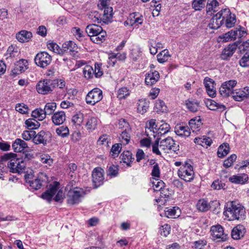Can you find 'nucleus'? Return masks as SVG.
<instances>
[{"instance_id":"f257e3e1","label":"nucleus","mask_w":249,"mask_h":249,"mask_svg":"<svg viewBox=\"0 0 249 249\" xmlns=\"http://www.w3.org/2000/svg\"><path fill=\"white\" fill-rule=\"evenodd\" d=\"M160 138H158L152 145V151L154 153L157 155H161V152L159 149V147L164 153H169L173 151L177 154H178L179 146L176 143L172 137H168L160 141Z\"/></svg>"},{"instance_id":"f03ea898","label":"nucleus","mask_w":249,"mask_h":249,"mask_svg":"<svg viewBox=\"0 0 249 249\" xmlns=\"http://www.w3.org/2000/svg\"><path fill=\"white\" fill-rule=\"evenodd\" d=\"M224 215L230 221L243 220L246 216L244 207L236 201H228L225 205Z\"/></svg>"},{"instance_id":"7ed1b4c3","label":"nucleus","mask_w":249,"mask_h":249,"mask_svg":"<svg viewBox=\"0 0 249 249\" xmlns=\"http://www.w3.org/2000/svg\"><path fill=\"white\" fill-rule=\"evenodd\" d=\"M3 159L8 160L7 167L10 172L19 174L24 170L25 164L23 160L17 158L16 154L10 153L5 154Z\"/></svg>"},{"instance_id":"20e7f679","label":"nucleus","mask_w":249,"mask_h":249,"mask_svg":"<svg viewBox=\"0 0 249 249\" xmlns=\"http://www.w3.org/2000/svg\"><path fill=\"white\" fill-rule=\"evenodd\" d=\"M59 185V183L57 182H54L53 184H50L49 189L42 194L41 197L50 202L57 192L53 200L56 202H61L64 199L65 196L62 190H58Z\"/></svg>"},{"instance_id":"39448f33","label":"nucleus","mask_w":249,"mask_h":249,"mask_svg":"<svg viewBox=\"0 0 249 249\" xmlns=\"http://www.w3.org/2000/svg\"><path fill=\"white\" fill-rule=\"evenodd\" d=\"M32 176L29 174L25 175V179L31 189L34 190L40 189L43 185V183H46L48 180L46 175L43 173H39L36 178L34 180H30Z\"/></svg>"},{"instance_id":"423d86ee","label":"nucleus","mask_w":249,"mask_h":249,"mask_svg":"<svg viewBox=\"0 0 249 249\" xmlns=\"http://www.w3.org/2000/svg\"><path fill=\"white\" fill-rule=\"evenodd\" d=\"M85 195L84 190L80 188L75 187L70 189L67 194V202L71 205H74L81 202Z\"/></svg>"},{"instance_id":"0eeeda50","label":"nucleus","mask_w":249,"mask_h":249,"mask_svg":"<svg viewBox=\"0 0 249 249\" xmlns=\"http://www.w3.org/2000/svg\"><path fill=\"white\" fill-rule=\"evenodd\" d=\"M178 174V177L186 182H191L194 178L195 173L193 166L187 162L180 167Z\"/></svg>"},{"instance_id":"6e6552de","label":"nucleus","mask_w":249,"mask_h":249,"mask_svg":"<svg viewBox=\"0 0 249 249\" xmlns=\"http://www.w3.org/2000/svg\"><path fill=\"white\" fill-rule=\"evenodd\" d=\"M55 84V81L48 79L41 80L36 85L37 91L42 94L49 93L53 91Z\"/></svg>"},{"instance_id":"1a4fd4ad","label":"nucleus","mask_w":249,"mask_h":249,"mask_svg":"<svg viewBox=\"0 0 249 249\" xmlns=\"http://www.w3.org/2000/svg\"><path fill=\"white\" fill-rule=\"evenodd\" d=\"M103 92L99 88H94L88 92L86 97V102L88 105L93 106L103 99Z\"/></svg>"},{"instance_id":"9d476101","label":"nucleus","mask_w":249,"mask_h":249,"mask_svg":"<svg viewBox=\"0 0 249 249\" xmlns=\"http://www.w3.org/2000/svg\"><path fill=\"white\" fill-rule=\"evenodd\" d=\"M211 231L213 239L216 242H224L228 239V234L224 232L223 228L220 225L213 226Z\"/></svg>"},{"instance_id":"9b49d317","label":"nucleus","mask_w":249,"mask_h":249,"mask_svg":"<svg viewBox=\"0 0 249 249\" xmlns=\"http://www.w3.org/2000/svg\"><path fill=\"white\" fill-rule=\"evenodd\" d=\"M34 60L37 66L44 68L50 64L52 59L51 55L48 53L41 52L36 55Z\"/></svg>"},{"instance_id":"f8f14e48","label":"nucleus","mask_w":249,"mask_h":249,"mask_svg":"<svg viewBox=\"0 0 249 249\" xmlns=\"http://www.w3.org/2000/svg\"><path fill=\"white\" fill-rule=\"evenodd\" d=\"M52 135L49 131L41 130L35 135L33 142L36 144H43L46 145L51 141Z\"/></svg>"},{"instance_id":"ddd939ff","label":"nucleus","mask_w":249,"mask_h":249,"mask_svg":"<svg viewBox=\"0 0 249 249\" xmlns=\"http://www.w3.org/2000/svg\"><path fill=\"white\" fill-rule=\"evenodd\" d=\"M237 84L235 80H229L223 83L219 88L220 94L224 97H227L232 95L233 93V88Z\"/></svg>"},{"instance_id":"4468645a","label":"nucleus","mask_w":249,"mask_h":249,"mask_svg":"<svg viewBox=\"0 0 249 249\" xmlns=\"http://www.w3.org/2000/svg\"><path fill=\"white\" fill-rule=\"evenodd\" d=\"M223 20L224 24L228 28L233 27L236 21L235 15L232 14L229 8L223 9Z\"/></svg>"},{"instance_id":"2eb2a0df","label":"nucleus","mask_w":249,"mask_h":249,"mask_svg":"<svg viewBox=\"0 0 249 249\" xmlns=\"http://www.w3.org/2000/svg\"><path fill=\"white\" fill-rule=\"evenodd\" d=\"M223 25H224V20H223V9H222L213 17L208 26L211 29H217Z\"/></svg>"},{"instance_id":"dca6fc26","label":"nucleus","mask_w":249,"mask_h":249,"mask_svg":"<svg viewBox=\"0 0 249 249\" xmlns=\"http://www.w3.org/2000/svg\"><path fill=\"white\" fill-rule=\"evenodd\" d=\"M103 171L101 169L95 168L92 172V182L95 188L98 187L103 183L104 177Z\"/></svg>"},{"instance_id":"f3484780","label":"nucleus","mask_w":249,"mask_h":249,"mask_svg":"<svg viewBox=\"0 0 249 249\" xmlns=\"http://www.w3.org/2000/svg\"><path fill=\"white\" fill-rule=\"evenodd\" d=\"M159 126L156 124L155 119H151L146 124L145 134L147 137L153 135L154 137H156Z\"/></svg>"},{"instance_id":"a211bd4d","label":"nucleus","mask_w":249,"mask_h":249,"mask_svg":"<svg viewBox=\"0 0 249 249\" xmlns=\"http://www.w3.org/2000/svg\"><path fill=\"white\" fill-rule=\"evenodd\" d=\"M204 84L206 88L208 94L211 97H214L216 95V89L215 82L210 78L205 77L204 80Z\"/></svg>"},{"instance_id":"6ab92c4d","label":"nucleus","mask_w":249,"mask_h":249,"mask_svg":"<svg viewBox=\"0 0 249 249\" xmlns=\"http://www.w3.org/2000/svg\"><path fill=\"white\" fill-rule=\"evenodd\" d=\"M160 77V74L158 71H150L145 74V83L147 86H152L159 81Z\"/></svg>"},{"instance_id":"aec40b11","label":"nucleus","mask_w":249,"mask_h":249,"mask_svg":"<svg viewBox=\"0 0 249 249\" xmlns=\"http://www.w3.org/2000/svg\"><path fill=\"white\" fill-rule=\"evenodd\" d=\"M232 96L235 101H241L243 100L249 96V87H246L243 90H233Z\"/></svg>"},{"instance_id":"412c9836","label":"nucleus","mask_w":249,"mask_h":249,"mask_svg":"<svg viewBox=\"0 0 249 249\" xmlns=\"http://www.w3.org/2000/svg\"><path fill=\"white\" fill-rule=\"evenodd\" d=\"M238 44L236 43L230 44L222 51L221 58L223 60H227L231 57L236 50Z\"/></svg>"},{"instance_id":"4be33fe9","label":"nucleus","mask_w":249,"mask_h":249,"mask_svg":"<svg viewBox=\"0 0 249 249\" xmlns=\"http://www.w3.org/2000/svg\"><path fill=\"white\" fill-rule=\"evenodd\" d=\"M246 232V229L242 225H238L234 227L231 232V236L234 240H238L243 237Z\"/></svg>"},{"instance_id":"5701e85b","label":"nucleus","mask_w":249,"mask_h":249,"mask_svg":"<svg viewBox=\"0 0 249 249\" xmlns=\"http://www.w3.org/2000/svg\"><path fill=\"white\" fill-rule=\"evenodd\" d=\"M62 48L65 52H69L71 55L74 56L78 52V47L75 42L72 41L65 42L62 45Z\"/></svg>"},{"instance_id":"b1692460","label":"nucleus","mask_w":249,"mask_h":249,"mask_svg":"<svg viewBox=\"0 0 249 249\" xmlns=\"http://www.w3.org/2000/svg\"><path fill=\"white\" fill-rule=\"evenodd\" d=\"M175 133L182 137H189L191 134L190 129L188 126L178 124L175 127Z\"/></svg>"},{"instance_id":"393cba45","label":"nucleus","mask_w":249,"mask_h":249,"mask_svg":"<svg viewBox=\"0 0 249 249\" xmlns=\"http://www.w3.org/2000/svg\"><path fill=\"white\" fill-rule=\"evenodd\" d=\"M230 182L235 184H244L248 179V176L246 174H238L229 178Z\"/></svg>"},{"instance_id":"a878e982","label":"nucleus","mask_w":249,"mask_h":249,"mask_svg":"<svg viewBox=\"0 0 249 249\" xmlns=\"http://www.w3.org/2000/svg\"><path fill=\"white\" fill-rule=\"evenodd\" d=\"M28 62L27 60L21 59L18 61L14 70V72L19 74L25 71L28 69Z\"/></svg>"},{"instance_id":"bb28decb","label":"nucleus","mask_w":249,"mask_h":249,"mask_svg":"<svg viewBox=\"0 0 249 249\" xmlns=\"http://www.w3.org/2000/svg\"><path fill=\"white\" fill-rule=\"evenodd\" d=\"M102 30L103 29L100 26L92 24L87 26L86 32L91 39V37L96 35L98 33L101 32Z\"/></svg>"},{"instance_id":"cd10ccee","label":"nucleus","mask_w":249,"mask_h":249,"mask_svg":"<svg viewBox=\"0 0 249 249\" xmlns=\"http://www.w3.org/2000/svg\"><path fill=\"white\" fill-rule=\"evenodd\" d=\"M98 123L97 118L90 116L86 121L85 127L88 131L91 132L96 128Z\"/></svg>"},{"instance_id":"c85d7f7f","label":"nucleus","mask_w":249,"mask_h":249,"mask_svg":"<svg viewBox=\"0 0 249 249\" xmlns=\"http://www.w3.org/2000/svg\"><path fill=\"white\" fill-rule=\"evenodd\" d=\"M28 147L27 144L20 139H17L12 144V148L16 152H20Z\"/></svg>"},{"instance_id":"c756f323","label":"nucleus","mask_w":249,"mask_h":249,"mask_svg":"<svg viewBox=\"0 0 249 249\" xmlns=\"http://www.w3.org/2000/svg\"><path fill=\"white\" fill-rule=\"evenodd\" d=\"M32 37V33L25 30H22L19 32L16 35V38L19 42L21 43L29 41V39Z\"/></svg>"},{"instance_id":"7c9ffc66","label":"nucleus","mask_w":249,"mask_h":249,"mask_svg":"<svg viewBox=\"0 0 249 249\" xmlns=\"http://www.w3.org/2000/svg\"><path fill=\"white\" fill-rule=\"evenodd\" d=\"M52 119L54 124L60 125L63 124L66 119L65 113L63 111L57 112L54 113Z\"/></svg>"},{"instance_id":"2f4dec72","label":"nucleus","mask_w":249,"mask_h":249,"mask_svg":"<svg viewBox=\"0 0 249 249\" xmlns=\"http://www.w3.org/2000/svg\"><path fill=\"white\" fill-rule=\"evenodd\" d=\"M196 207L198 211L206 212L210 209L211 206L207 200L204 199H200L197 201Z\"/></svg>"},{"instance_id":"473e14b6","label":"nucleus","mask_w":249,"mask_h":249,"mask_svg":"<svg viewBox=\"0 0 249 249\" xmlns=\"http://www.w3.org/2000/svg\"><path fill=\"white\" fill-rule=\"evenodd\" d=\"M138 107L137 110L138 111L142 114H143L145 113L148 109L149 103L148 101H147L145 99H141L139 100L138 103Z\"/></svg>"},{"instance_id":"72a5a7b5","label":"nucleus","mask_w":249,"mask_h":249,"mask_svg":"<svg viewBox=\"0 0 249 249\" xmlns=\"http://www.w3.org/2000/svg\"><path fill=\"white\" fill-rule=\"evenodd\" d=\"M120 158L128 166H130L131 163L134 160V158L132 157V154L129 151H124L121 154Z\"/></svg>"},{"instance_id":"f704fd0d","label":"nucleus","mask_w":249,"mask_h":249,"mask_svg":"<svg viewBox=\"0 0 249 249\" xmlns=\"http://www.w3.org/2000/svg\"><path fill=\"white\" fill-rule=\"evenodd\" d=\"M218 5L219 3L216 0H208L206 6L207 13L212 14L213 12H216Z\"/></svg>"},{"instance_id":"c9c22d12","label":"nucleus","mask_w":249,"mask_h":249,"mask_svg":"<svg viewBox=\"0 0 249 249\" xmlns=\"http://www.w3.org/2000/svg\"><path fill=\"white\" fill-rule=\"evenodd\" d=\"M107 33L105 31H102L96 35L91 37V40L96 44H100L106 40Z\"/></svg>"},{"instance_id":"e433bc0d","label":"nucleus","mask_w":249,"mask_h":249,"mask_svg":"<svg viewBox=\"0 0 249 249\" xmlns=\"http://www.w3.org/2000/svg\"><path fill=\"white\" fill-rule=\"evenodd\" d=\"M189 124L193 132H195L199 130L202 125V123L199 118H195L189 121Z\"/></svg>"},{"instance_id":"4c0bfd02","label":"nucleus","mask_w":249,"mask_h":249,"mask_svg":"<svg viewBox=\"0 0 249 249\" xmlns=\"http://www.w3.org/2000/svg\"><path fill=\"white\" fill-rule=\"evenodd\" d=\"M230 152L229 145L227 143H224L218 148L217 151V156L219 158H223L226 156Z\"/></svg>"},{"instance_id":"58836bf2","label":"nucleus","mask_w":249,"mask_h":249,"mask_svg":"<svg viewBox=\"0 0 249 249\" xmlns=\"http://www.w3.org/2000/svg\"><path fill=\"white\" fill-rule=\"evenodd\" d=\"M150 182L152 184L154 191H159L164 187L163 181L155 178H152L150 179Z\"/></svg>"},{"instance_id":"ea45409f","label":"nucleus","mask_w":249,"mask_h":249,"mask_svg":"<svg viewBox=\"0 0 249 249\" xmlns=\"http://www.w3.org/2000/svg\"><path fill=\"white\" fill-rule=\"evenodd\" d=\"M19 54L18 48L15 45H11L10 46L6 52V55L7 58L8 57H15Z\"/></svg>"},{"instance_id":"a19ab883","label":"nucleus","mask_w":249,"mask_h":249,"mask_svg":"<svg viewBox=\"0 0 249 249\" xmlns=\"http://www.w3.org/2000/svg\"><path fill=\"white\" fill-rule=\"evenodd\" d=\"M32 116L38 121L43 120L46 116L44 110L41 108H36L32 111Z\"/></svg>"},{"instance_id":"79ce46f5","label":"nucleus","mask_w":249,"mask_h":249,"mask_svg":"<svg viewBox=\"0 0 249 249\" xmlns=\"http://www.w3.org/2000/svg\"><path fill=\"white\" fill-rule=\"evenodd\" d=\"M143 18L142 16H138L137 14L133 13L129 16V24L131 25L136 24L139 25L142 24Z\"/></svg>"},{"instance_id":"37998d69","label":"nucleus","mask_w":249,"mask_h":249,"mask_svg":"<svg viewBox=\"0 0 249 249\" xmlns=\"http://www.w3.org/2000/svg\"><path fill=\"white\" fill-rule=\"evenodd\" d=\"M237 36V30H231V31L224 34L222 36H221L220 37L221 38L223 39V41L227 42L232 39H235Z\"/></svg>"},{"instance_id":"c03bdc74","label":"nucleus","mask_w":249,"mask_h":249,"mask_svg":"<svg viewBox=\"0 0 249 249\" xmlns=\"http://www.w3.org/2000/svg\"><path fill=\"white\" fill-rule=\"evenodd\" d=\"M84 120V115L79 112L74 114L71 119V122L75 126H80Z\"/></svg>"},{"instance_id":"a18cd8bd","label":"nucleus","mask_w":249,"mask_h":249,"mask_svg":"<svg viewBox=\"0 0 249 249\" xmlns=\"http://www.w3.org/2000/svg\"><path fill=\"white\" fill-rule=\"evenodd\" d=\"M47 47L50 50L56 53L60 54H63L64 53L63 48H60V47L55 43H48L47 44Z\"/></svg>"},{"instance_id":"49530a36","label":"nucleus","mask_w":249,"mask_h":249,"mask_svg":"<svg viewBox=\"0 0 249 249\" xmlns=\"http://www.w3.org/2000/svg\"><path fill=\"white\" fill-rule=\"evenodd\" d=\"M113 15L112 7H107L105 9L102 18L103 21L105 23L110 21Z\"/></svg>"},{"instance_id":"de8ad7c7","label":"nucleus","mask_w":249,"mask_h":249,"mask_svg":"<svg viewBox=\"0 0 249 249\" xmlns=\"http://www.w3.org/2000/svg\"><path fill=\"white\" fill-rule=\"evenodd\" d=\"M170 127L169 124H168L167 123H163L158 127V129L156 135H157L158 137L161 136L162 135L168 132L170 130Z\"/></svg>"},{"instance_id":"09e8293b","label":"nucleus","mask_w":249,"mask_h":249,"mask_svg":"<svg viewBox=\"0 0 249 249\" xmlns=\"http://www.w3.org/2000/svg\"><path fill=\"white\" fill-rule=\"evenodd\" d=\"M170 56L168 51L164 50L157 55V59L159 62L163 63L167 61Z\"/></svg>"},{"instance_id":"8fccbe9b","label":"nucleus","mask_w":249,"mask_h":249,"mask_svg":"<svg viewBox=\"0 0 249 249\" xmlns=\"http://www.w3.org/2000/svg\"><path fill=\"white\" fill-rule=\"evenodd\" d=\"M25 124L28 129L32 130L36 129L40 126L39 123L35 119H29L25 121Z\"/></svg>"},{"instance_id":"3c124183","label":"nucleus","mask_w":249,"mask_h":249,"mask_svg":"<svg viewBox=\"0 0 249 249\" xmlns=\"http://www.w3.org/2000/svg\"><path fill=\"white\" fill-rule=\"evenodd\" d=\"M56 108V104L54 102L48 103L45 106L44 110L47 115L52 114Z\"/></svg>"},{"instance_id":"603ef678","label":"nucleus","mask_w":249,"mask_h":249,"mask_svg":"<svg viewBox=\"0 0 249 249\" xmlns=\"http://www.w3.org/2000/svg\"><path fill=\"white\" fill-rule=\"evenodd\" d=\"M209 103L210 104L208 106V107L211 110H215L216 109H219L221 111H223L226 108V107L224 105L217 103L213 100H210Z\"/></svg>"},{"instance_id":"864d4df0","label":"nucleus","mask_w":249,"mask_h":249,"mask_svg":"<svg viewBox=\"0 0 249 249\" xmlns=\"http://www.w3.org/2000/svg\"><path fill=\"white\" fill-rule=\"evenodd\" d=\"M131 133V129L130 131H125L121 132V134L120 139H121V142L124 144H128L130 141L131 136L130 134Z\"/></svg>"},{"instance_id":"5fc2aeb1","label":"nucleus","mask_w":249,"mask_h":249,"mask_svg":"<svg viewBox=\"0 0 249 249\" xmlns=\"http://www.w3.org/2000/svg\"><path fill=\"white\" fill-rule=\"evenodd\" d=\"M83 72L85 77L87 79L91 78L94 75L93 69L89 65L86 66L83 69Z\"/></svg>"},{"instance_id":"6e6d98bb","label":"nucleus","mask_w":249,"mask_h":249,"mask_svg":"<svg viewBox=\"0 0 249 249\" xmlns=\"http://www.w3.org/2000/svg\"><path fill=\"white\" fill-rule=\"evenodd\" d=\"M155 107L159 113L164 112L167 110L166 105L161 100H158L156 102Z\"/></svg>"},{"instance_id":"4d7b16f0","label":"nucleus","mask_w":249,"mask_h":249,"mask_svg":"<svg viewBox=\"0 0 249 249\" xmlns=\"http://www.w3.org/2000/svg\"><path fill=\"white\" fill-rule=\"evenodd\" d=\"M56 134L62 138L67 137L69 134V130L68 127L61 126L56 129Z\"/></svg>"},{"instance_id":"13d9d810","label":"nucleus","mask_w":249,"mask_h":249,"mask_svg":"<svg viewBox=\"0 0 249 249\" xmlns=\"http://www.w3.org/2000/svg\"><path fill=\"white\" fill-rule=\"evenodd\" d=\"M118 128L121 130V132L125 131H130L131 129L127 122L124 119H121L119 120L118 123Z\"/></svg>"},{"instance_id":"bf43d9fd","label":"nucleus","mask_w":249,"mask_h":249,"mask_svg":"<svg viewBox=\"0 0 249 249\" xmlns=\"http://www.w3.org/2000/svg\"><path fill=\"white\" fill-rule=\"evenodd\" d=\"M121 143H116L112 145L110 150V154L113 158H115L118 156L121 151Z\"/></svg>"},{"instance_id":"052dcab7","label":"nucleus","mask_w":249,"mask_h":249,"mask_svg":"<svg viewBox=\"0 0 249 249\" xmlns=\"http://www.w3.org/2000/svg\"><path fill=\"white\" fill-rule=\"evenodd\" d=\"M207 0H194L192 7L195 10H200L204 8Z\"/></svg>"},{"instance_id":"680f3d73","label":"nucleus","mask_w":249,"mask_h":249,"mask_svg":"<svg viewBox=\"0 0 249 249\" xmlns=\"http://www.w3.org/2000/svg\"><path fill=\"white\" fill-rule=\"evenodd\" d=\"M130 94L129 89L126 87H123L118 91L117 97L119 99H124Z\"/></svg>"},{"instance_id":"e2e57ef3","label":"nucleus","mask_w":249,"mask_h":249,"mask_svg":"<svg viewBox=\"0 0 249 249\" xmlns=\"http://www.w3.org/2000/svg\"><path fill=\"white\" fill-rule=\"evenodd\" d=\"M237 156L235 154H232L224 160L223 165L226 168H229L233 165V162L235 161Z\"/></svg>"},{"instance_id":"0e129e2a","label":"nucleus","mask_w":249,"mask_h":249,"mask_svg":"<svg viewBox=\"0 0 249 249\" xmlns=\"http://www.w3.org/2000/svg\"><path fill=\"white\" fill-rule=\"evenodd\" d=\"M187 107L192 112H196L198 110L199 104L193 101H187L186 102Z\"/></svg>"},{"instance_id":"69168bd1","label":"nucleus","mask_w":249,"mask_h":249,"mask_svg":"<svg viewBox=\"0 0 249 249\" xmlns=\"http://www.w3.org/2000/svg\"><path fill=\"white\" fill-rule=\"evenodd\" d=\"M36 134L35 131H24L22 134V138L26 141H29L31 139H34V136Z\"/></svg>"},{"instance_id":"338daca9","label":"nucleus","mask_w":249,"mask_h":249,"mask_svg":"<svg viewBox=\"0 0 249 249\" xmlns=\"http://www.w3.org/2000/svg\"><path fill=\"white\" fill-rule=\"evenodd\" d=\"M16 110L21 114H27L29 110L27 105L24 104H18L16 106Z\"/></svg>"},{"instance_id":"774afa93","label":"nucleus","mask_w":249,"mask_h":249,"mask_svg":"<svg viewBox=\"0 0 249 249\" xmlns=\"http://www.w3.org/2000/svg\"><path fill=\"white\" fill-rule=\"evenodd\" d=\"M240 65L242 67H247L249 66V53H246L239 61Z\"/></svg>"}]
</instances>
